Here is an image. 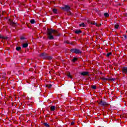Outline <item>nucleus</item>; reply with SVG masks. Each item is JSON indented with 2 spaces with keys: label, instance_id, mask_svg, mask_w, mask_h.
<instances>
[{
  "label": "nucleus",
  "instance_id": "1",
  "mask_svg": "<svg viewBox=\"0 0 127 127\" xmlns=\"http://www.w3.org/2000/svg\"><path fill=\"white\" fill-rule=\"evenodd\" d=\"M47 36L50 40H52L54 39V36H59V35L57 31L52 29H48Z\"/></svg>",
  "mask_w": 127,
  "mask_h": 127
},
{
  "label": "nucleus",
  "instance_id": "2",
  "mask_svg": "<svg viewBox=\"0 0 127 127\" xmlns=\"http://www.w3.org/2000/svg\"><path fill=\"white\" fill-rule=\"evenodd\" d=\"M40 56V57H41V58H43V59H51V57H48V55L44 53L41 54Z\"/></svg>",
  "mask_w": 127,
  "mask_h": 127
},
{
  "label": "nucleus",
  "instance_id": "3",
  "mask_svg": "<svg viewBox=\"0 0 127 127\" xmlns=\"http://www.w3.org/2000/svg\"><path fill=\"white\" fill-rule=\"evenodd\" d=\"M71 52L73 53H75L76 54H80V53H82L80 50H78L77 49H72L70 50Z\"/></svg>",
  "mask_w": 127,
  "mask_h": 127
},
{
  "label": "nucleus",
  "instance_id": "4",
  "mask_svg": "<svg viewBox=\"0 0 127 127\" xmlns=\"http://www.w3.org/2000/svg\"><path fill=\"white\" fill-rule=\"evenodd\" d=\"M62 9L65 10L66 11H69V10H70V6L68 5H65L64 7H62Z\"/></svg>",
  "mask_w": 127,
  "mask_h": 127
},
{
  "label": "nucleus",
  "instance_id": "5",
  "mask_svg": "<svg viewBox=\"0 0 127 127\" xmlns=\"http://www.w3.org/2000/svg\"><path fill=\"white\" fill-rule=\"evenodd\" d=\"M89 23H91V24H92L93 25H96V26H101V24H97L95 22V21H90L88 22Z\"/></svg>",
  "mask_w": 127,
  "mask_h": 127
},
{
  "label": "nucleus",
  "instance_id": "6",
  "mask_svg": "<svg viewBox=\"0 0 127 127\" xmlns=\"http://www.w3.org/2000/svg\"><path fill=\"white\" fill-rule=\"evenodd\" d=\"M99 104H100V105H101V106H107V105H108V103H107V102H106L105 101H100Z\"/></svg>",
  "mask_w": 127,
  "mask_h": 127
},
{
  "label": "nucleus",
  "instance_id": "7",
  "mask_svg": "<svg viewBox=\"0 0 127 127\" xmlns=\"http://www.w3.org/2000/svg\"><path fill=\"white\" fill-rule=\"evenodd\" d=\"M122 71L123 73H125V74H127V67H124L122 69Z\"/></svg>",
  "mask_w": 127,
  "mask_h": 127
},
{
  "label": "nucleus",
  "instance_id": "8",
  "mask_svg": "<svg viewBox=\"0 0 127 127\" xmlns=\"http://www.w3.org/2000/svg\"><path fill=\"white\" fill-rule=\"evenodd\" d=\"M88 74H89V72L86 71H84L81 73V75L82 76H86V75H88Z\"/></svg>",
  "mask_w": 127,
  "mask_h": 127
},
{
  "label": "nucleus",
  "instance_id": "9",
  "mask_svg": "<svg viewBox=\"0 0 127 127\" xmlns=\"http://www.w3.org/2000/svg\"><path fill=\"white\" fill-rule=\"evenodd\" d=\"M28 46V44L27 43H24L22 44V47L23 48H26Z\"/></svg>",
  "mask_w": 127,
  "mask_h": 127
},
{
  "label": "nucleus",
  "instance_id": "10",
  "mask_svg": "<svg viewBox=\"0 0 127 127\" xmlns=\"http://www.w3.org/2000/svg\"><path fill=\"white\" fill-rule=\"evenodd\" d=\"M79 26H80V27H85V26H86V25H85V23H82L79 24Z\"/></svg>",
  "mask_w": 127,
  "mask_h": 127
},
{
  "label": "nucleus",
  "instance_id": "11",
  "mask_svg": "<svg viewBox=\"0 0 127 127\" xmlns=\"http://www.w3.org/2000/svg\"><path fill=\"white\" fill-rule=\"evenodd\" d=\"M67 77H68V78H69L70 79H72V76L71 75V73L70 72H68L67 73Z\"/></svg>",
  "mask_w": 127,
  "mask_h": 127
},
{
  "label": "nucleus",
  "instance_id": "12",
  "mask_svg": "<svg viewBox=\"0 0 127 127\" xmlns=\"http://www.w3.org/2000/svg\"><path fill=\"white\" fill-rule=\"evenodd\" d=\"M51 111H55V106H51Z\"/></svg>",
  "mask_w": 127,
  "mask_h": 127
},
{
  "label": "nucleus",
  "instance_id": "13",
  "mask_svg": "<svg viewBox=\"0 0 127 127\" xmlns=\"http://www.w3.org/2000/svg\"><path fill=\"white\" fill-rule=\"evenodd\" d=\"M81 30H76L75 31V33H76V34H80V33H81Z\"/></svg>",
  "mask_w": 127,
  "mask_h": 127
},
{
  "label": "nucleus",
  "instance_id": "14",
  "mask_svg": "<svg viewBox=\"0 0 127 127\" xmlns=\"http://www.w3.org/2000/svg\"><path fill=\"white\" fill-rule=\"evenodd\" d=\"M123 39H124V40H126V39H127V35H125L123 36V37H122Z\"/></svg>",
  "mask_w": 127,
  "mask_h": 127
},
{
  "label": "nucleus",
  "instance_id": "15",
  "mask_svg": "<svg viewBox=\"0 0 127 127\" xmlns=\"http://www.w3.org/2000/svg\"><path fill=\"white\" fill-rule=\"evenodd\" d=\"M16 49L17 51H19V50H20V49H21V48L20 47H17L16 48Z\"/></svg>",
  "mask_w": 127,
  "mask_h": 127
},
{
  "label": "nucleus",
  "instance_id": "16",
  "mask_svg": "<svg viewBox=\"0 0 127 127\" xmlns=\"http://www.w3.org/2000/svg\"><path fill=\"white\" fill-rule=\"evenodd\" d=\"M104 16H105V17H108V16H109V13H104Z\"/></svg>",
  "mask_w": 127,
  "mask_h": 127
},
{
  "label": "nucleus",
  "instance_id": "17",
  "mask_svg": "<svg viewBox=\"0 0 127 127\" xmlns=\"http://www.w3.org/2000/svg\"><path fill=\"white\" fill-rule=\"evenodd\" d=\"M101 79H102L103 81H104V82H106V81L108 80V78H102Z\"/></svg>",
  "mask_w": 127,
  "mask_h": 127
},
{
  "label": "nucleus",
  "instance_id": "18",
  "mask_svg": "<svg viewBox=\"0 0 127 127\" xmlns=\"http://www.w3.org/2000/svg\"><path fill=\"white\" fill-rule=\"evenodd\" d=\"M30 22L32 23V24H33L35 21H34V19H32L30 20Z\"/></svg>",
  "mask_w": 127,
  "mask_h": 127
},
{
  "label": "nucleus",
  "instance_id": "19",
  "mask_svg": "<svg viewBox=\"0 0 127 127\" xmlns=\"http://www.w3.org/2000/svg\"><path fill=\"white\" fill-rule=\"evenodd\" d=\"M53 12H54V13H57V9H54L53 10Z\"/></svg>",
  "mask_w": 127,
  "mask_h": 127
},
{
  "label": "nucleus",
  "instance_id": "20",
  "mask_svg": "<svg viewBox=\"0 0 127 127\" xmlns=\"http://www.w3.org/2000/svg\"><path fill=\"white\" fill-rule=\"evenodd\" d=\"M0 38H3V39H6V38L3 37V36L0 35Z\"/></svg>",
  "mask_w": 127,
  "mask_h": 127
},
{
  "label": "nucleus",
  "instance_id": "21",
  "mask_svg": "<svg viewBox=\"0 0 127 127\" xmlns=\"http://www.w3.org/2000/svg\"><path fill=\"white\" fill-rule=\"evenodd\" d=\"M111 55H112V53H109L107 54V57H109V56H111Z\"/></svg>",
  "mask_w": 127,
  "mask_h": 127
},
{
  "label": "nucleus",
  "instance_id": "22",
  "mask_svg": "<svg viewBox=\"0 0 127 127\" xmlns=\"http://www.w3.org/2000/svg\"><path fill=\"white\" fill-rule=\"evenodd\" d=\"M73 62H75V61H77V58H74L72 60Z\"/></svg>",
  "mask_w": 127,
  "mask_h": 127
},
{
  "label": "nucleus",
  "instance_id": "23",
  "mask_svg": "<svg viewBox=\"0 0 127 127\" xmlns=\"http://www.w3.org/2000/svg\"><path fill=\"white\" fill-rule=\"evenodd\" d=\"M115 28H116V29H118V28H119V25L118 24L115 25Z\"/></svg>",
  "mask_w": 127,
  "mask_h": 127
},
{
  "label": "nucleus",
  "instance_id": "24",
  "mask_svg": "<svg viewBox=\"0 0 127 127\" xmlns=\"http://www.w3.org/2000/svg\"><path fill=\"white\" fill-rule=\"evenodd\" d=\"M44 126L46 127H49V125H48L47 123H45Z\"/></svg>",
  "mask_w": 127,
  "mask_h": 127
},
{
  "label": "nucleus",
  "instance_id": "25",
  "mask_svg": "<svg viewBox=\"0 0 127 127\" xmlns=\"http://www.w3.org/2000/svg\"><path fill=\"white\" fill-rule=\"evenodd\" d=\"M48 87V88L49 89L51 87H52V85L51 84H49L46 86Z\"/></svg>",
  "mask_w": 127,
  "mask_h": 127
},
{
  "label": "nucleus",
  "instance_id": "26",
  "mask_svg": "<svg viewBox=\"0 0 127 127\" xmlns=\"http://www.w3.org/2000/svg\"><path fill=\"white\" fill-rule=\"evenodd\" d=\"M96 86H92V88H93V89H96Z\"/></svg>",
  "mask_w": 127,
  "mask_h": 127
},
{
  "label": "nucleus",
  "instance_id": "27",
  "mask_svg": "<svg viewBox=\"0 0 127 127\" xmlns=\"http://www.w3.org/2000/svg\"><path fill=\"white\" fill-rule=\"evenodd\" d=\"M20 39H21V40L24 39V37H21Z\"/></svg>",
  "mask_w": 127,
  "mask_h": 127
},
{
  "label": "nucleus",
  "instance_id": "28",
  "mask_svg": "<svg viewBox=\"0 0 127 127\" xmlns=\"http://www.w3.org/2000/svg\"><path fill=\"white\" fill-rule=\"evenodd\" d=\"M111 80H112V81H115V78H112V79H111Z\"/></svg>",
  "mask_w": 127,
  "mask_h": 127
},
{
  "label": "nucleus",
  "instance_id": "29",
  "mask_svg": "<svg viewBox=\"0 0 127 127\" xmlns=\"http://www.w3.org/2000/svg\"><path fill=\"white\" fill-rule=\"evenodd\" d=\"M74 124H75V123L72 122V123H71V125H74Z\"/></svg>",
  "mask_w": 127,
  "mask_h": 127
}]
</instances>
